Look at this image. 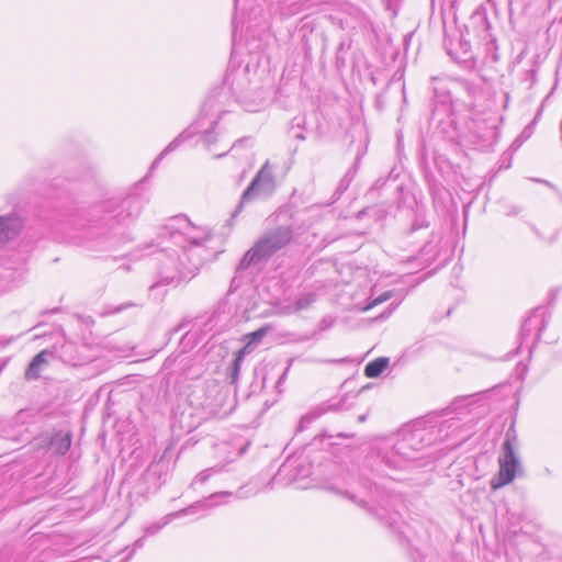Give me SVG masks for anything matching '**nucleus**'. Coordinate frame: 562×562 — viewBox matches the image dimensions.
<instances>
[{"label": "nucleus", "mask_w": 562, "mask_h": 562, "mask_svg": "<svg viewBox=\"0 0 562 562\" xmlns=\"http://www.w3.org/2000/svg\"><path fill=\"white\" fill-rule=\"evenodd\" d=\"M158 238L160 239L158 245L164 244V239H169L182 251V255L177 249L169 247L161 249V255L158 258L160 281L153 284L150 290L157 288L159 283L170 284L193 277L199 270L201 261L191 262L187 250L190 249L189 246L199 247L211 238V231L206 227H195L184 215H177L167 220L160 228Z\"/></svg>", "instance_id": "1"}, {"label": "nucleus", "mask_w": 562, "mask_h": 562, "mask_svg": "<svg viewBox=\"0 0 562 562\" xmlns=\"http://www.w3.org/2000/svg\"><path fill=\"white\" fill-rule=\"evenodd\" d=\"M418 423L413 429L403 430L393 438L384 440L379 447V457L381 462L390 469L405 470L413 465H422L419 452L427 446L437 440L434 436V429L439 428L442 431L445 427H450L449 420H442L438 426H420Z\"/></svg>", "instance_id": "2"}, {"label": "nucleus", "mask_w": 562, "mask_h": 562, "mask_svg": "<svg viewBox=\"0 0 562 562\" xmlns=\"http://www.w3.org/2000/svg\"><path fill=\"white\" fill-rule=\"evenodd\" d=\"M140 213V202L134 198L110 200L93 206L88 212V225L106 228L108 233L117 231L134 221Z\"/></svg>", "instance_id": "3"}, {"label": "nucleus", "mask_w": 562, "mask_h": 562, "mask_svg": "<svg viewBox=\"0 0 562 562\" xmlns=\"http://www.w3.org/2000/svg\"><path fill=\"white\" fill-rule=\"evenodd\" d=\"M361 493H353L350 491L341 492L347 498L364 508L370 514L374 515L381 521L385 522L390 528H394L397 524V513H392L391 507H394L397 497L387 493L385 490L380 488L375 483L369 480L360 482Z\"/></svg>", "instance_id": "4"}, {"label": "nucleus", "mask_w": 562, "mask_h": 562, "mask_svg": "<svg viewBox=\"0 0 562 562\" xmlns=\"http://www.w3.org/2000/svg\"><path fill=\"white\" fill-rule=\"evenodd\" d=\"M293 238L291 226H279L263 233L240 259L237 271L247 270L250 267H261L274 254L285 248Z\"/></svg>", "instance_id": "5"}, {"label": "nucleus", "mask_w": 562, "mask_h": 562, "mask_svg": "<svg viewBox=\"0 0 562 562\" xmlns=\"http://www.w3.org/2000/svg\"><path fill=\"white\" fill-rule=\"evenodd\" d=\"M259 493L258 487H252L249 484L241 486L235 494L229 491H222L211 494L210 496L198 501L190 506L173 512L164 516L160 520L149 524L144 529V537L154 536L159 532L165 526L171 522L175 518H180L187 515H193L201 510H210L218 505L228 503L232 497L244 499Z\"/></svg>", "instance_id": "6"}, {"label": "nucleus", "mask_w": 562, "mask_h": 562, "mask_svg": "<svg viewBox=\"0 0 562 562\" xmlns=\"http://www.w3.org/2000/svg\"><path fill=\"white\" fill-rule=\"evenodd\" d=\"M213 103H214V100L209 99L203 104V108L201 111V117L192 124V126L190 127V130H191L190 133L188 135H186V133H181L171 143H169V145L153 161L151 168H156L167 154L173 151L176 148H178L180 146V144H182L186 139L191 137L193 134L202 133V140H203V144L206 146H210L211 144H213L215 142L213 128L217 124V119L209 120V127L201 131V128H203L205 126L204 120L209 116V112L213 108Z\"/></svg>", "instance_id": "7"}, {"label": "nucleus", "mask_w": 562, "mask_h": 562, "mask_svg": "<svg viewBox=\"0 0 562 562\" xmlns=\"http://www.w3.org/2000/svg\"><path fill=\"white\" fill-rule=\"evenodd\" d=\"M518 446L517 435L514 428H509L505 435L503 443V453L499 456V471L497 475V483L492 482L494 488L501 487L510 483L517 472L520 470V460L516 453Z\"/></svg>", "instance_id": "8"}, {"label": "nucleus", "mask_w": 562, "mask_h": 562, "mask_svg": "<svg viewBox=\"0 0 562 562\" xmlns=\"http://www.w3.org/2000/svg\"><path fill=\"white\" fill-rule=\"evenodd\" d=\"M274 176L273 168L270 162L267 160L260 170L257 172L256 177L252 179L250 184L243 192L240 202L237 209L233 212L231 220H234L239 212L243 210L245 203L249 202L251 199L261 195H269L274 190Z\"/></svg>", "instance_id": "9"}, {"label": "nucleus", "mask_w": 562, "mask_h": 562, "mask_svg": "<svg viewBox=\"0 0 562 562\" xmlns=\"http://www.w3.org/2000/svg\"><path fill=\"white\" fill-rule=\"evenodd\" d=\"M311 475V465L302 457H289L269 482V486H285Z\"/></svg>", "instance_id": "10"}, {"label": "nucleus", "mask_w": 562, "mask_h": 562, "mask_svg": "<svg viewBox=\"0 0 562 562\" xmlns=\"http://www.w3.org/2000/svg\"><path fill=\"white\" fill-rule=\"evenodd\" d=\"M54 353L66 364L81 366L93 359L88 345H77L74 341H65L55 348Z\"/></svg>", "instance_id": "11"}, {"label": "nucleus", "mask_w": 562, "mask_h": 562, "mask_svg": "<svg viewBox=\"0 0 562 562\" xmlns=\"http://www.w3.org/2000/svg\"><path fill=\"white\" fill-rule=\"evenodd\" d=\"M24 226V218L16 212L0 216V245L14 239Z\"/></svg>", "instance_id": "12"}, {"label": "nucleus", "mask_w": 562, "mask_h": 562, "mask_svg": "<svg viewBox=\"0 0 562 562\" xmlns=\"http://www.w3.org/2000/svg\"><path fill=\"white\" fill-rule=\"evenodd\" d=\"M227 397V391L221 387L217 383L212 382L206 386V397L204 406L211 412H216L224 405Z\"/></svg>", "instance_id": "13"}, {"label": "nucleus", "mask_w": 562, "mask_h": 562, "mask_svg": "<svg viewBox=\"0 0 562 562\" xmlns=\"http://www.w3.org/2000/svg\"><path fill=\"white\" fill-rule=\"evenodd\" d=\"M54 355L53 351L49 350H42L38 352L30 362L26 371H25V378L27 380H36L41 376V371L43 366L48 363L49 357Z\"/></svg>", "instance_id": "14"}, {"label": "nucleus", "mask_w": 562, "mask_h": 562, "mask_svg": "<svg viewBox=\"0 0 562 562\" xmlns=\"http://www.w3.org/2000/svg\"><path fill=\"white\" fill-rule=\"evenodd\" d=\"M546 327V321L542 314H539L538 311H535L522 324L521 326V336L525 338L526 336H530L531 333L538 329L537 340L540 339L541 331Z\"/></svg>", "instance_id": "15"}, {"label": "nucleus", "mask_w": 562, "mask_h": 562, "mask_svg": "<svg viewBox=\"0 0 562 562\" xmlns=\"http://www.w3.org/2000/svg\"><path fill=\"white\" fill-rule=\"evenodd\" d=\"M71 446V436L69 432L58 431L50 438L49 450L59 456H64Z\"/></svg>", "instance_id": "16"}, {"label": "nucleus", "mask_w": 562, "mask_h": 562, "mask_svg": "<svg viewBox=\"0 0 562 562\" xmlns=\"http://www.w3.org/2000/svg\"><path fill=\"white\" fill-rule=\"evenodd\" d=\"M449 54L458 61V63H464L473 59V56L471 54V45L468 41L460 40L459 41V48H451L449 49Z\"/></svg>", "instance_id": "17"}, {"label": "nucleus", "mask_w": 562, "mask_h": 562, "mask_svg": "<svg viewBox=\"0 0 562 562\" xmlns=\"http://www.w3.org/2000/svg\"><path fill=\"white\" fill-rule=\"evenodd\" d=\"M267 328H259L248 335L245 336L246 344L240 349L241 355H249L254 351L255 347L261 341V339L267 335Z\"/></svg>", "instance_id": "18"}, {"label": "nucleus", "mask_w": 562, "mask_h": 562, "mask_svg": "<svg viewBox=\"0 0 562 562\" xmlns=\"http://www.w3.org/2000/svg\"><path fill=\"white\" fill-rule=\"evenodd\" d=\"M389 366L387 358H376L375 360L369 362L364 368V374L368 378H376L379 376Z\"/></svg>", "instance_id": "19"}, {"label": "nucleus", "mask_w": 562, "mask_h": 562, "mask_svg": "<svg viewBox=\"0 0 562 562\" xmlns=\"http://www.w3.org/2000/svg\"><path fill=\"white\" fill-rule=\"evenodd\" d=\"M304 125H305V117L304 116H295L291 121V126L289 128V133H290L291 137H293L294 139H297V140H304L306 138L305 134L303 132Z\"/></svg>", "instance_id": "20"}, {"label": "nucleus", "mask_w": 562, "mask_h": 562, "mask_svg": "<svg viewBox=\"0 0 562 562\" xmlns=\"http://www.w3.org/2000/svg\"><path fill=\"white\" fill-rule=\"evenodd\" d=\"M469 128L471 131H473L474 133H476L480 137L485 138V139L491 138L495 134L494 125L485 124L484 126L481 127L476 124V119H474V117H471V123L469 125Z\"/></svg>", "instance_id": "21"}, {"label": "nucleus", "mask_w": 562, "mask_h": 562, "mask_svg": "<svg viewBox=\"0 0 562 562\" xmlns=\"http://www.w3.org/2000/svg\"><path fill=\"white\" fill-rule=\"evenodd\" d=\"M246 355H241V351L239 350L234 360L232 361V364L228 367V375L231 378V382L235 383L238 379L239 371H240V363L244 360Z\"/></svg>", "instance_id": "22"}, {"label": "nucleus", "mask_w": 562, "mask_h": 562, "mask_svg": "<svg viewBox=\"0 0 562 562\" xmlns=\"http://www.w3.org/2000/svg\"><path fill=\"white\" fill-rule=\"evenodd\" d=\"M222 470H223V467L215 465V467H212V468H209V469H205V470L201 471L194 477V480L192 482V485L196 484V483H200V484L206 483L212 475H214L216 473H220Z\"/></svg>", "instance_id": "23"}, {"label": "nucleus", "mask_w": 562, "mask_h": 562, "mask_svg": "<svg viewBox=\"0 0 562 562\" xmlns=\"http://www.w3.org/2000/svg\"><path fill=\"white\" fill-rule=\"evenodd\" d=\"M314 302H315L314 293L303 294L295 301L293 311L299 312V311L305 310V308L310 307Z\"/></svg>", "instance_id": "24"}, {"label": "nucleus", "mask_w": 562, "mask_h": 562, "mask_svg": "<svg viewBox=\"0 0 562 562\" xmlns=\"http://www.w3.org/2000/svg\"><path fill=\"white\" fill-rule=\"evenodd\" d=\"M136 306H138L137 303L130 301V302H126V303H123V304H120V305L108 306L106 311H105V314H109V315L117 314V313H121V312L125 311L126 308L136 307Z\"/></svg>", "instance_id": "25"}, {"label": "nucleus", "mask_w": 562, "mask_h": 562, "mask_svg": "<svg viewBox=\"0 0 562 562\" xmlns=\"http://www.w3.org/2000/svg\"><path fill=\"white\" fill-rule=\"evenodd\" d=\"M392 296V293L391 291H386L384 293H382L381 295H379L378 297L373 299L366 307L364 310H370L374 306H376L378 304H381L387 300H390Z\"/></svg>", "instance_id": "26"}, {"label": "nucleus", "mask_w": 562, "mask_h": 562, "mask_svg": "<svg viewBox=\"0 0 562 562\" xmlns=\"http://www.w3.org/2000/svg\"><path fill=\"white\" fill-rule=\"evenodd\" d=\"M160 473L159 463H151L146 470L145 477L157 476Z\"/></svg>", "instance_id": "27"}, {"label": "nucleus", "mask_w": 562, "mask_h": 562, "mask_svg": "<svg viewBox=\"0 0 562 562\" xmlns=\"http://www.w3.org/2000/svg\"><path fill=\"white\" fill-rule=\"evenodd\" d=\"M414 560H415V562H432L434 558L427 557L424 553H422L420 551H416L414 554Z\"/></svg>", "instance_id": "28"}, {"label": "nucleus", "mask_w": 562, "mask_h": 562, "mask_svg": "<svg viewBox=\"0 0 562 562\" xmlns=\"http://www.w3.org/2000/svg\"><path fill=\"white\" fill-rule=\"evenodd\" d=\"M317 416L316 415H313V414H307V415H304L302 418H301V426H303L304 424H310L312 423Z\"/></svg>", "instance_id": "29"}, {"label": "nucleus", "mask_w": 562, "mask_h": 562, "mask_svg": "<svg viewBox=\"0 0 562 562\" xmlns=\"http://www.w3.org/2000/svg\"><path fill=\"white\" fill-rule=\"evenodd\" d=\"M14 340V337H0V348L7 347L9 344H11Z\"/></svg>", "instance_id": "30"}, {"label": "nucleus", "mask_w": 562, "mask_h": 562, "mask_svg": "<svg viewBox=\"0 0 562 562\" xmlns=\"http://www.w3.org/2000/svg\"><path fill=\"white\" fill-rule=\"evenodd\" d=\"M426 226H427V224L425 223L424 220H422V221L415 220L414 224L412 225V232L419 229L422 227H426Z\"/></svg>", "instance_id": "31"}, {"label": "nucleus", "mask_w": 562, "mask_h": 562, "mask_svg": "<svg viewBox=\"0 0 562 562\" xmlns=\"http://www.w3.org/2000/svg\"><path fill=\"white\" fill-rule=\"evenodd\" d=\"M144 546V537L137 539L135 542H134V550L136 549H139Z\"/></svg>", "instance_id": "32"}, {"label": "nucleus", "mask_w": 562, "mask_h": 562, "mask_svg": "<svg viewBox=\"0 0 562 562\" xmlns=\"http://www.w3.org/2000/svg\"><path fill=\"white\" fill-rule=\"evenodd\" d=\"M474 19H475V20H480V21H481V22L486 26L485 31H487V29H488V23H487V20H486V18H485L484 15H481V14H480V15H477V16H476V18H474Z\"/></svg>", "instance_id": "33"}, {"label": "nucleus", "mask_w": 562, "mask_h": 562, "mask_svg": "<svg viewBox=\"0 0 562 562\" xmlns=\"http://www.w3.org/2000/svg\"><path fill=\"white\" fill-rule=\"evenodd\" d=\"M533 181L539 182V183H543V184H546V186H547V187H549V188L555 189V188H554V186H553L551 182L547 181V180H543V179H533Z\"/></svg>", "instance_id": "34"}, {"label": "nucleus", "mask_w": 562, "mask_h": 562, "mask_svg": "<svg viewBox=\"0 0 562 562\" xmlns=\"http://www.w3.org/2000/svg\"><path fill=\"white\" fill-rule=\"evenodd\" d=\"M518 213H519V209L515 206V207H513V209H512L507 214H508V215H516V214H518Z\"/></svg>", "instance_id": "35"}, {"label": "nucleus", "mask_w": 562, "mask_h": 562, "mask_svg": "<svg viewBox=\"0 0 562 562\" xmlns=\"http://www.w3.org/2000/svg\"><path fill=\"white\" fill-rule=\"evenodd\" d=\"M27 412H29V411H20V412L18 413V418L22 420V419H23V417H24V415H26V414H27Z\"/></svg>", "instance_id": "36"}, {"label": "nucleus", "mask_w": 562, "mask_h": 562, "mask_svg": "<svg viewBox=\"0 0 562 562\" xmlns=\"http://www.w3.org/2000/svg\"><path fill=\"white\" fill-rule=\"evenodd\" d=\"M464 104L469 108L470 111H473L474 110V103L471 101V102H464Z\"/></svg>", "instance_id": "37"}, {"label": "nucleus", "mask_w": 562, "mask_h": 562, "mask_svg": "<svg viewBox=\"0 0 562 562\" xmlns=\"http://www.w3.org/2000/svg\"><path fill=\"white\" fill-rule=\"evenodd\" d=\"M464 86V89L469 92V93H472L474 91L473 88H471L468 83H463Z\"/></svg>", "instance_id": "38"}, {"label": "nucleus", "mask_w": 562, "mask_h": 562, "mask_svg": "<svg viewBox=\"0 0 562 562\" xmlns=\"http://www.w3.org/2000/svg\"><path fill=\"white\" fill-rule=\"evenodd\" d=\"M245 450H246V446H245V447H243V448H240V449L238 450V452L236 453V456H237V457L241 456V454L245 452Z\"/></svg>", "instance_id": "39"}, {"label": "nucleus", "mask_w": 562, "mask_h": 562, "mask_svg": "<svg viewBox=\"0 0 562 562\" xmlns=\"http://www.w3.org/2000/svg\"><path fill=\"white\" fill-rule=\"evenodd\" d=\"M233 26H234V34H235V33H236V29H237V25H236V18H234Z\"/></svg>", "instance_id": "40"}, {"label": "nucleus", "mask_w": 562, "mask_h": 562, "mask_svg": "<svg viewBox=\"0 0 562 562\" xmlns=\"http://www.w3.org/2000/svg\"><path fill=\"white\" fill-rule=\"evenodd\" d=\"M227 154V151L216 155V158L224 157Z\"/></svg>", "instance_id": "41"}, {"label": "nucleus", "mask_w": 562, "mask_h": 562, "mask_svg": "<svg viewBox=\"0 0 562 562\" xmlns=\"http://www.w3.org/2000/svg\"><path fill=\"white\" fill-rule=\"evenodd\" d=\"M235 4H237V0H235Z\"/></svg>", "instance_id": "42"}]
</instances>
